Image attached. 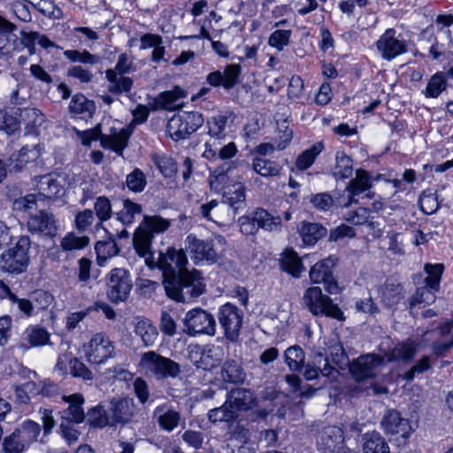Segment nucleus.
<instances>
[{"label": "nucleus", "instance_id": "59", "mask_svg": "<svg viewBox=\"0 0 453 453\" xmlns=\"http://www.w3.org/2000/svg\"><path fill=\"white\" fill-rule=\"evenodd\" d=\"M185 96L186 92L182 88L176 87L173 90L162 92L159 95V102L163 108L171 109L175 106V103L179 99Z\"/></svg>", "mask_w": 453, "mask_h": 453}, {"label": "nucleus", "instance_id": "7", "mask_svg": "<svg viewBox=\"0 0 453 453\" xmlns=\"http://www.w3.org/2000/svg\"><path fill=\"white\" fill-rule=\"evenodd\" d=\"M182 323V330L188 336L194 337L200 334L213 336L216 334L214 316L200 307L188 311Z\"/></svg>", "mask_w": 453, "mask_h": 453}, {"label": "nucleus", "instance_id": "31", "mask_svg": "<svg viewBox=\"0 0 453 453\" xmlns=\"http://www.w3.org/2000/svg\"><path fill=\"white\" fill-rule=\"evenodd\" d=\"M220 377L225 383L241 384L245 380L246 372L238 361L231 359L223 364Z\"/></svg>", "mask_w": 453, "mask_h": 453}, {"label": "nucleus", "instance_id": "34", "mask_svg": "<svg viewBox=\"0 0 453 453\" xmlns=\"http://www.w3.org/2000/svg\"><path fill=\"white\" fill-rule=\"evenodd\" d=\"M298 232L304 244L314 245L327 234V229L321 224L303 221Z\"/></svg>", "mask_w": 453, "mask_h": 453}, {"label": "nucleus", "instance_id": "63", "mask_svg": "<svg viewBox=\"0 0 453 453\" xmlns=\"http://www.w3.org/2000/svg\"><path fill=\"white\" fill-rule=\"evenodd\" d=\"M46 119L44 114L38 109L30 111V134L41 135L46 129Z\"/></svg>", "mask_w": 453, "mask_h": 453}, {"label": "nucleus", "instance_id": "62", "mask_svg": "<svg viewBox=\"0 0 453 453\" xmlns=\"http://www.w3.org/2000/svg\"><path fill=\"white\" fill-rule=\"evenodd\" d=\"M241 65L235 64H229L226 65L223 73L224 88L229 90L233 88L239 80L241 74Z\"/></svg>", "mask_w": 453, "mask_h": 453}, {"label": "nucleus", "instance_id": "24", "mask_svg": "<svg viewBox=\"0 0 453 453\" xmlns=\"http://www.w3.org/2000/svg\"><path fill=\"white\" fill-rule=\"evenodd\" d=\"M30 233L48 238L55 236L57 226L52 213L41 211L38 215L30 217Z\"/></svg>", "mask_w": 453, "mask_h": 453}, {"label": "nucleus", "instance_id": "8", "mask_svg": "<svg viewBox=\"0 0 453 453\" xmlns=\"http://www.w3.org/2000/svg\"><path fill=\"white\" fill-rule=\"evenodd\" d=\"M188 258L183 250H175L174 248H167L165 252H160L157 265L163 272V284L172 281L188 273L186 267Z\"/></svg>", "mask_w": 453, "mask_h": 453}, {"label": "nucleus", "instance_id": "48", "mask_svg": "<svg viewBox=\"0 0 453 453\" xmlns=\"http://www.w3.org/2000/svg\"><path fill=\"white\" fill-rule=\"evenodd\" d=\"M253 170L263 177H273L280 174L281 167L275 161L257 157L252 163Z\"/></svg>", "mask_w": 453, "mask_h": 453}, {"label": "nucleus", "instance_id": "11", "mask_svg": "<svg viewBox=\"0 0 453 453\" xmlns=\"http://www.w3.org/2000/svg\"><path fill=\"white\" fill-rule=\"evenodd\" d=\"M337 263L334 256L317 262L310 270V279L312 283H322L325 289L331 295L339 294L341 288L334 279L333 268Z\"/></svg>", "mask_w": 453, "mask_h": 453}, {"label": "nucleus", "instance_id": "2", "mask_svg": "<svg viewBox=\"0 0 453 453\" xmlns=\"http://www.w3.org/2000/svg\"><path fill=\"white\" fill-rule=\"evenodd\" d=\"M138 365L146 377L156 380L176 378L181 372L177 362L153 350L142 353Z\"/></svg>", "mask_w": 453, "mask_h": 453}, {"label": "nucleus", "instance_id": "22", "mask_svg": "<svg viewBox=\"0 0 453 453\" xmlns=\"http://www.w3.org/2000/svg\"><path fill=\"white\" fill-rule=\"evenodd\" d=\"M222 197L227 204V216H235L246 207L245 187L242 182H233L232 188L222 194Z\"/></svg>", "mask_w": 453, "mask_h": 453}, {"label": "nucleus", "instance_id": "30", "mask_svg": "<svg viewBox=\"0 0 453 453\" xmlns=\"http://www.w3.org/2000/svg\"><path fill=\"white\" fill-rule=\"evenodd\" d=\"M371 188L370 176L368 173L363 169L356 171V177L352 179L347 185L346 190L349 193V201L344 204L345 207L349 206L352 203H357L354 196L360 195Z\"/></svg>", "mask_w": 453, "mask_h": 453}, {"label": "nucleus", "instance_id": "37", "mask_svg": "<svg viewBox=\"0 0 453 453\" xmlns=\"http://www.w3.org/2000/svg\"><path fill=\"white\" fill-rule=\"evenodd\" d=\"M353 160L344 151L339 150L335 154V165L332 173L336 180H345L353 173Z\"/></svg>", "mask_w": 453, "mask_h": 453}, {"label": "nucleus", "instance_id": "51", "mask_svg": "<svg viewBox=\"0 0 453 453\" xmlns=\"http://www.w3.org/2000/svg\"><path fill=\"white\" fill-rule=\"evenodd\" d=\"M424 271L426 273L425 278V284L429 286L432 289H439L441 275L444 271L443 264H426Z\"/></svg>", "mask_w": 453, "mask_h": 453}, {"label": "nucleus", "instance_id": "49", "mask_svg": "<svg viewBox=\"0 0 453 453\" xmlns=\"http://www.w3.org/2000/svg\"><path fill=\"white\" fill-rule=\"evenodd\" d=\"M142 212L141 204L126 199L123 202V208L117 213V219L126 226L132 224L136 216H140Z\"/></svg>", "mask_w": 453, "mask_h": 453}, {"label": "nucleus", "instance_id": "41", "mask_svg": "<svg viewBox=\"0 0 453 453\" xmlns=\"http://www.w3.org/2000/svg\"><path fill=\"white\" fill-rule=\"evenodd\" d=\"M402 290L403 288L400 284L394 282L392 280H387L380 289L382 302L388 307L397 304L403 298Z\"/></svg>", "mask_w": 453, "mask_h": 453}, {"label": "nucleus", "instance_id": "52", "mask_svg": "<svg viewBox=\"0 0 453 453\" xmlns=\"http://www.w3.org/2000/svg\"><path fill=\"white\" fill-rule=\"evenodd\" d=\"M88 244L89 238L88 236H78L73 232L68 233L60 242V247L65 251L82 250Z\"/></svg>", "mask_w": 453, "mask_h": 453}, {"label": "nucleus", "instance_id": "16", "mask_svg": "<svg viewBox=\"0 0 453 453\" xmlns=\"http://www.w3.org/2000/svg\"><path fill=\"white\" fill-rule=\"evenodd\" d=\"M114 344L108 335L97 333L85 346L86 356L89 363L100 365L113 357Z\"/></svg>", "mask_w": 453, "mask_h": 453}, {"label": "nucleus", "instance_id": "54", "mask_svg": "<svg viewBox=\"0 0 453 453\" xmlns=\"http://www.w3.org/2000/svg\"><path fill=\"white\" fill-rule=\"evenodd\" d=\"M439 289H432L426 284L417 288L411 296L410 303L411 306L420 303L430 304L435 301V292Z\"/></svg>", "mask_w": 453, "mask_h": 453}, {"label": "nucleus", "instance_id": "58", "mask_svg": "<svg viewBox=\"0 0 453 453\" xmlns=\"http://www.w3.org/2000/svg\"><path fill=\"white\" fill-rule=\"evenodd\" d=\"M419 203L421 210L428 215L436 212L440 208L438 197L436 194L431 190H426L422 192L421 196H419Z\"/></svg>", "mask_w": 453, "mask_h": 453}, {"label": "nucleus", "instance_id": "40", "mask_svg": "<svg viewBox=\"0 0 453 453\" xmlns=\"http://www.w3.org/2000/svg\"><path fill=\"white\" fill-rule=\"evenodd\" d=\"M134 334L141 338L145 347L152 346L158 337V331L150 319L139 320Z\"/></svg>", "mask_w": 453, "mask_h": 453}, {"label": "nucleus", "instance_id": "15", "mask_svg": "<svg viewBox=\"0 0 453 453\" xmlns=\"http://www.w3.org/2000/svg\"><path fill=\"white\" fill-rule=\"evenodd\" d=\"M227 117L225 115H216L207 119L209 139L205 142V151L203 156L211 158L216 156L218 146L222 145L226 136Z\"/></svg>", "mask_w": 453, "mask_h": 453}, {"label": "nucleus", "instance_id": "45", "mask_svg": "<svg viewBox=\"0 0 453 453\" xmlns=\"http://www.w3.org/2000/svg\"><path fill=\"white\" fill-rule=\"evenodd\" d=\"M364 439V453H389V447L380 434H366Z\"/></svg>", "mask_w": 453, "mask_h": 453}, {"label": "nucleus", "instance_id": "23", "mask_svg": "<svg viewBox=\"0 0 453 453\" xmlns=\"http://www.w3.org/2000/svg\"><path fill=\"white\" fill-rule=\"evenodd\" d=\"M152 418L156 420L161 430L172 432L178 427L180 421V414L169 404L163 403L154 409Z\"/></svg>", "mask_w": 453, "mask_h": 453}, {"label": "nucleus", "instance_id": "42", "mask_svg": "<svg viewBox=\"0 0 453 453\" xmlns=\"http://www.w3.org/2000/svg\"><path fill=\"white\" fill-rule=\"evenodd\" d=\"M208 419L211 423L231 422L238 418L236 410L233 409L227 400L220 407L213 408L208 411Z\"/></svg>", "mask_w": 453, "mask_h": 453}, {"label": "nucleus", "instance_id": "38", "mask_svg": "<svg viewBox=\"0 0 453 453\" xmlns=\"http://www.w3.org/2000/svg\"><path fill=\"white\" fill-rule=\"evenodd\" d=\"M105 76L109 81L108 91L113 94L129 92L133 86V80L119 74L113 69H108Z\"/></svg>", "mask_w": 453, "mask_h": 453}, {"label": "nucleus", "instance_id": "32", "mask_svg": "<svg viewBox=\"0 0 453 453\" xmlns=\"http://www.w3.org/2000/svg\"><path fill=\"white\" fill-rule=\"evenodd\" d=\"M418 348V344L410 340L398 343L389 351L388 356V361L408 363L416 356Z\"/></svg>", "mask_w": 453, "mask_h": 453}, {"label": "nucleus", "instance_id": "28", "mask_svg": "<svg viewBox=\"0 0 453 453\" xmlns=\"http://www.w3.org/2000/svg\"><path fill=\"white\" fill-rule=\"evenodd\" d=\"M211 189L214 192H222L232 188L233 182H236L233 179V169L228 164H225L215 169L210 178Z\"/></svg>", "mask_w": 453, "mask_h": 453}, {"label": "nucleus", "instance_id": "21", "mask_svg": "<svg viewBox=\"0 0 453 453\" xmlns=\"http://www.w3.org/2000/svg\"><path fill=\"white\" fill-rule=\"evenodd\" d=\"M33 186L37 194H30V204L34 203L31 197H39L40 199H51L61 196L63 187L60 182L50 174H44L40 177H35Z\"/></svg>", "mask_w": 453, "mask_h": 453}, {"label": "nucleus", "instance_id": "6", "mask_svg": "<svg viewBox=\"0 0 453 453\" xmlns=\"http://www.w3.org/2000/svg\"><path fill=\"white\" fill-rule=\"evenodd\" d=\"M204 119L198 111H183L173 115L167 122L166 132L174 141L185 140L195 133Z\"/></svg>", "mask_w": 453, "mask_h": 453}, {"label": "nucleus", "instance_id": "44", "mask_svg": "<svg viewBox=\"0 0 453 453\" xmlns=\"http://www.w3.org/2000/svg\"><path fill=\"white\" fill-rule=\"evenodd\" d=\"M323 150L324 144L322 142L314 143L310 149H307L297 157L296 161V168L301 171L310 168Z\"/></svg>", "mask_w": 453, "mask_h": 453}, {"label": "nucleus", "instance_id": "27", "mask_svg": "<svg viewBox=\"0 0 453 453\" xmlns=\"http://www.w3.org/2000/svg\"><path fill=\"white\" fill-rule=\"evenodd\" d=\"M68 403V407L61 412V421H71L80 424L84 421L86 415L82 404L84 398L80 394H73L68 397H63Z\"/></svg>", "mask_w": 453, "mask_h": 453}, {"label": "nucleus", "instance_id": "47", "mask_svg": "<svg viewBox=\"0 0 453 453\" xmlns=\"http://www.w3.org/2000/svg\"><path fill=\"white\" fill-rule=\"evenodd\" d=\"M281 269L294 277H299L303 271V266L297 253L294 250H287L280 261Z\"/></svg>", "mask_w": 453, "mask_h": 453}, {"label": "nucleus", "instance_id": "61", "mask_svg": "<svg viewBox=\"0 0 453 453\" xmlns=\"http://www.w3.org/2000/svg\"><path fill=\"white\" fill-rule=\"evenodd\" d=\"M95 250L98 259L104 260L107 257L116 256L119 252L118 245L113 239H109L104 242H97L95 246Z\"/></svg>", "mask_w": 453, "mask_h": 453}, {"label": "nucleus", "instance_id": "46", "mask_svg": "<svg viewBox=\"0 0 453 453\" xmlns=\"http://www.w3.org/2000/svg\"><path fill=\"white\" fill-rule=\"evenodd\" d=\"M308 362L319 370L322 376L334 378L338 373L336 369L329 364L326 354L321 350L313 352Z\"/></svg>", "mask_w": 453, "mask_h": 453}, {"label": "nucleus", "instance_id": "35", "mask_svg": "<svg viewBox=\"0 0 453 453\" xmlns=\"http://www.w3.org/2000/svg\"><path fill=\"white\" fill-rule=\"evenodd\" d=\"M381 426L388 434H402L403 435L407 431L409 423L407 419L401 417L398 411L390 410L383 417Z\"/></svg>", "mask_w": 453, "mask_h": 453}, {"label": "nucleus", "instance_id": "19", "mask_svg": "<svg viewBox=\"0 0 453 453\" xmlns=\"http://www.w3.org/2000/svg\"><path fill=\"white\" fill-rule=\"evenodd\" d=\"M383 358L376 354L360 356L349 365V370L357 380H364L377 375L379 367L382 365Z\"/></svg>", "mask_w": 453, "mask_h": 453}, {"label": "nucleus", "instance_id": "17", "mask_svg": "<svg viewBox=\"0 0 453 453\" xmlns=\"http://www.w3.org/2000/svg\"><path fill=\"white\" fill-rule=\"evenodd\" d=\"M189 357L197 368L210 371L220 365L222 349L215 345H195L189 353Z\"/></svg>", "mask_w": 453, "mask_h": 453}, {"label": "nucleus", "instance_id": "50", "mask_svg": "<svg viewBox=\"0 0 453 453\" xmlns=\"http://www.w3.org/2000/svg\"><path fill=\"white\" fill-rule=\"evenodd\" d=\"M447 86L446 75L443 73H436L428 81L424 95L426 97L437 98L447 88Z\"/></svg>", "mask_w": 453, "mask_h": 453}, {"label": "nucleus", "instance_id": "25", "mask_svg": "<svg viewBox=\"0 0 453 453\" xmlns=\"http://www.w3.org/2000/svg\"><path fill=\"white\" fill-rule=\"evenodd\" d=\"M134 404L130 399H113L111 402V407L109 410L111 425L126 424L130 421L134 415Z\"/></svg>", "mask_w": 453, "mask_h": 453}, {"label": "nucleus", "instance_id": "13", "mask_svg": "<svg viewBox=\"0 0 453 453\" xmlns=\"http://www.w3.org/2000/svg\"><path fill=\"white\" fill-rule=\"evenodd\" d=\"M15 31H17L16 26L0 16V51L3 54L28 47V33L24 29L19 30L21 35L19 38Z\"/></svg>", "mask_w": 453, "mask_h": 453}, {"label": "nucleus", "instance_id": "36", "mask_svg": "<svg viewBox=\"0 0 453 453\" xmlns=\"http://www.w3.org/2000/svg\"><path fill=\"white\" fill-rule=\"evenodd\" d=\"M253 219L257 223L258 229L262 228L269 232H278L281 229V218L263 208H257L253 211Z\"/></svg>", "mask_w": 453, "mask_h": 453}, {"label": "nucleus", "instance_id": "29", "mask_svg": "<svg viewBox=\"0 0 453 453\" xmlns=\"http://www.w3.org/2000/svg\"><path fill=\"white\" fill-rule=\"evenodd\" d=\"M227 207L226 203L222 198L221 202L211 200L207 203H203L199 207V211L204 219L218 222L219 220H227L234 218V216H227Z\"/></svg>", "mask_w": 453, "mask_h": 453}, {"label": "nucleus", "instance_id": "39", "mask_svg": "<svg viewBox=\"0 0 453 453\" xmlns=\"http://www.w3.org/2000/svg\"><path fill=\"white\" fill-rule=\"evenodd\" d=\"M284 362L288 369L293 372H300L304 367L305 351L298 345L288 347L284 351Z\"/></svg>", "mask_w": 453, "mask_h": 453}, {"label": "nucleus", "instance_id": "5", "mask_svg": "<svg viewBox=\"0 0 453 453\" xmlns=\"http://www.w3.org/2000/svg\"><path fill=\"white\" fill-rule=\"evenodd\" d=\"M303 299L309 311L315 316L324 315L340 321L345 319L342 311L329 296L322 293L319 287L309 288Z\"/></svg>", "mask_w": 453, "mask_h": 453}, {"label": "nucleus", "instance_id": "9", "mask_svg": "<svg viewBox=\"0 0 453 453\" xmlns=\"http://www.w3.org/2000/svg\"><path fill=\"white\" fill-rule=\"evenodd\" d=\"M12 104H14L8 111H0V130L4 131L8 135L13 134L20 128L21 115L27 108L26 104V88L22 87L12 93Z\"/></svg>", "mask_w": 453, "mask_h": 453}, {"label": "nucleus", "instance_id": "10", "mask_svg": "<svg viewBox=\"0 0 453 453\" xmlns=\"http://www.w3.org/2000/svg\"><path fill=\"white\" fill-rule=\"evenodd\" d=\"M28 265V236H21L16 246L1 255L0 268L9 273L19 274Z\"/></svg>", "mask_w": 453, "mask_h": 453}, {"label": "nucleus", "instance_id": "64", "mask_svg": "<svg viewBox=\"0 0 453 453\" xmlns=\"http://www.w3.org/2000/svg\"><path fill=\"white\" fill-rule=\"evenodd\" d=\"M94 210L98 219L106 221L112 216L111 203L106 196H99L94 204Z\"/></svg>", "mask_w": 453, "mask_h": 453}, {"label": "nucleus", "instance_id": "1", "mask_svg": "<svg viewBox=\"0 0 453 453\" xmlns=\"http://www.w3.org/2000/svg\"><path fill=\"white\" fill-rule=\"evenodd\" d=\"M166 295L171 299L180 303H190L200 296L205 288L200 272L193 270L175 280L165 283Z\"/></svg>", "mask_w": 453, "mask_h": 453}, {"label": "nucleus", "instance_id": "14", "mask_svg": "<svg viewBox=\"0 0 453 453\" xmlns=\"http://www.w3.org/2000/svg\"><path fill=\"white\" fill-rule=\"evenodd\" d=\"M242 311L235 305L227 303L221 306L219 311V321L227 340L237 341L242 326Z\"/></svg>", "mask_w": 453, "mask_h": 453}, {"label": "nucleus", "instance_id": "20", "mask_svg": "<svg viewBox=\"0 0 453 453\" xmlns=\"http://www.w3.org/2000/svg\"><path fill=\"white\" fill-rule=\"evenodd\" d=\"M395 30L390 28L380 36L376 45L383 58L391 60L407 51V44L403 40L395 37Z\"/></svg>", "mask_w": 453, "mask_h": 453}, {"label": "nucleus", "instance_id": "43", "mask_svg": "<svg viewBox=\"0 0 453 453\" xmlns=\"http://www.w3.org/2000/svg\"><path fill=\"white\" fill-rule=\"evenodd\" d=\"M26 437L19 429H15L3 441L4 453H22L26 448Z\"/></svg>", "mask_w": 453, "mask_h": 453}, {"label": "nucleus", "instance_id": "4", "mask_svg": "<svg viewBox=\"0 0 453 453\" xmlns=\"http://www.w3.org/2000/svg\"><path fill=\"white\" fill-rule=\"evenodd\" d=\"M78 135L84 146H90L92 141L100 140L103 148L110 149L119 156L123 155V150L127 145L129 136L124 128L119 132L114 131L110 134H104L99 124L94 128L79 132Z\"/></svg>", "mask_w": 453, "mask_h": 453}, {"label": "nucleus", "instance_id": "26", "mask_svg": "<svg viewBox=\"0 0 453 453\" xmlns=\"http://www.w3.org/2000/svg\"><path fill=\"white\" fill-rule=\"evenodd\" d=\"M226 400L236 413L241 411H249L252 409L257 403L255 394L247 388H236L229 391L226 395Z\"/></svg>", "mask_w": 453, "mask_h": 453}, {"label": "nucleus", "instance_id": "12", "mask_svg": "<svg viewBox=\"0 0 453 453\" xmlns=\"http://www.w3.org/2000/svg\"><path fill=\"white\" fill-rule=\"evenodd\" d=\"M133 288L130 273L124 268L111 271L107 283V296L112 303H118L127 300Z\"/></svg>", "mask_w": 453, "mask_h": 453}, {"label": "nucleus", "instance_id": "18", "mask_svg": "<svg viewBox=\"0 0 453 453\" xmlns=\"http://www.w3.org/2000/svg\"><path fill=\"white\" fill-rule=\"evenodd\" d=\"M185 248L189 251L191 258L196 265L203 261L213 264L218 260V253L212 241L201 240L194 234H188L185 240Z\"/></svg>", "mask_w": 453, "mask_h": 453}, {"label": "nucleus", "instance_id": "60", "mask_svg": "<svg viewBox=\"0 0 453 453\" xmlns=\"http://www.w3.org/2000/svg\"><path fill=\"white\" fill-rule=\"evenodd\" d=\"M126 183L130 190L138 193L144 189L147 180L142 171L135 168L132 173L127 174Z\"/></svg>", "mask_w": 453, "mask_h": 453}, {"label": "nucleus", "instance_id": "55", "mask_svg": "<svg viewBox=\"0 0 453 453\" xmlns=\"http://www.w3.org/2000/svg\"><path fill=\"white\" fill-rule=\"evenodd\" d=\"M153 162L159 172L166 178H172L177 172L175 161L167 156H154Z\"/></svg>", "mask_w": 453, "mask_h": 453}, {"label": "nucleus", "instance_id": "56", "mask_svg": "<svg viewBox=\"0 0 453 453\" xmlns=\"http://www.w3.org/2000/svg\"><path fill=\"white\" fill-rule=\"evenodd\" d=\"M53 297L50 294L42 289L30 293V315L33 310H44L51 303Z\"/></svg>", "mask_w": 453, "mask_h": 453}, {"label": "nucleus", "instance_id": "53", "mask_svg": "<svg viewBox=\"0 0 453 453\" xmlns=\"http://www.w3.org/2000/svg\"><path fill=\"white\" fill-rule=\"evenodd\" d=\"M69 110L75 114L88 113L90 115L95 110V104L85 96L77 94L73 96L69 104Z\"/></svg>", "mask_w": 453, "mask_h": 453}, {"label": "nucleus", "instance_id": "3", "mask_svg": "<svg viewBox=\"0 0 453 453\" xmlns=\"http://www.w3.org/2000/svg\"><path fill=\"white\" fill-rule=\"evenodd\" d=\"M170 223L159 216H144L142 224L136 229L133 242L141 257L150 253L151 240L155 233L165 231Z\"/></svg>", "mask_w": 453, "mask_h": 453}, {"label": "nucleus", "instance_id": "33", "mask_svg": "<svg viewBox=\"0 0 453 453\" xmlns=\"http://www.w3.org/2000/svg\"><path fill=\"white\" fill-rule=\"evenodd\" d=\"M40 420L43 426V434L40 437L41 434V426L38 422L30 420V437H33L34 441H39L41 442L43 441V438L47 436L55 426V421L51 415V411L48 409L40 408L39 411Z\"/></svg>", "mask_w": 453, "mask_h": 453}, {"label": "nucleus", "instance_id": "57", "mask_svg": "<svg viewBox=\"0 0 453 453\" xmlns=\"http://www.w3.org/2000/svg\"><path fill=\"white\" fill-rule=\"evenodd\" d=\"M86 418L88 422L94 426L104 427L111 425L109 412L106 413L101 406H95L88 410Z\"/></svg>", "mask_w": 453, "mask_h": 453}]
</instances>
